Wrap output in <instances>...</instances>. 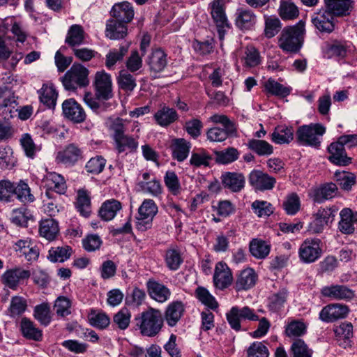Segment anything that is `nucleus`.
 <instances>
[{
  "label": "nucleus",
  "mask_w": 357,
  "mask_h": 357,
  "mask_svg": "<svg viewBox=\"0 0 357 357\" xmlns=\"http://www.w3.org/2000/svg\"><path fill=\"white\" fill-rule=\"evenodd\" d=\"M305 34L304 24L298 23L295 26L284 27L279 38L278 46L284 52L296 53L303 45Z\"/></svg>",
  "instance_id": "3"
},
{
  "label": "nucleus",
  "mask_w": 357,
  "mask_h": 357,
  "mask_svg": "<svg viewBox=\"0 0 357 357\" xmlns=\"http://www.w3.org/2000/svg\"><path fill=\"white\" fill-rule=\"evenodd\" d=\"M294 139V130L291 127L277 126L271 134V139L278 144H289Z\"/></svg>",
  "instance_id": "36"
},
{
  "label": "nucleus",
  "mask_w": 357,
  "mask_h": 357,
  "mask_svg": "<svg viewBox=\"0 0 357 357\" xmlns=\"http://www.w3.org/2000/svg\"><path fill=\"white\" fill-rule=\"evenodd\" d=\"M337 185L333 183H326L319 187L312 188L309 197L319 204L333 198L337 193Z\"/></svg>",
  "instance_id": "16"
},
{
  "label": "nucleus",
  "mask_w": 357,
  "mask_h": 357,
  "mask_svg": "<svg viewBox=\"0 0 357 357\" xmlns=\"http://www.w3.org/2000/svg\"><path fill=\"white\" fill-rule=\"evenodd\" d=\"M232 280L231 270L226 263L223 261L217 263L213 275L215 286L220 289H224L231 284Z\"/></svg>",
  "instance_id": "20"
},
{
  "label": "nucleus",
  "mask_w": 357,
  "mask_h": 357,
  "mask_svg": "<svg viewBox=\"0 0 357 357\" xmlns=\"http://www.w3.org/2000/svg\"><path fill=\"white\" fill-rule=\"evenodd\" d=\"M326 128L321 123H310L299 126L296 132V137L299 144L319 148L322 136Z\"/></svg>",
  "instance_id": "4"
},
{
  "label": "nucleus",
  "mask_w": 357,
  "mask_h": 357,
  "mask_svg": "<svg viewBox=\"0 0 357 357\" xmlns=\"http://www.w3.org/2000/svg\"><path fill=\"white\" fill-rule=\"evenodd\" d=\"M211 15L215 24L220 40L225 37V29L229 28V23L225 13V5L223 0H213L209 3Z\"/></svg>",
  "instance_id": "8"
},
{
  "label": "nucleus",
  "mask_w": 357,
  "mask_h": 357,
  "mask_svg": "<svg viewBox=\"0 0 357 357\" xmlns=\"http://www.w3.org/2000/svg\"><path fill=\"white\" fill-rule=\"evenodd\" d=\"M330 153L328 160L339 166H347L351 163V158L348 157L344 147L337 140L332 142L328 147Z\"/></svg>",
  "instance_id": "21"
},
{
  "label": "nucleus",
  "mask_w": 357,
  "mask_h": 357,
  "mask_svg": "<svg viewBox=\"0 0 357 357\" xmlns=\"http://www.w3.org/2000/svg\"><path fill=\"white\" fill-rule=\"evenodd\" d=\"M224 188L232 192H241L245 185V178L243 174L240 172H225L220 177Z\"/></svg>",
  "instance_id": "17"
},
{
  "label": "nucleus",
  "mask_w": 357,
  "mask_h": 357,
  "mask_svg": "<svg viewBox=\"0 0 357 357\" xmlns=\"http://www.w3.org/2000/svg\"><path fill=\"white\" fill-rule=\"evenodd\" d=\"M334 177L336 182L344 190H350L356 183V176L351 172L337 171Z\"/></svg>",
  "instance_id": "53"
},
{
  "label": "nucleus",
  "mask_w": 357,
  "mask_h": 357,
  "mask_svg": "<svg viewBox=\"0 0 357 357\" xmlns=\"http://www.w3.org/2000/svg\"><path fill=\"white\" fill-rule=\"evenodd\" d=\"M17 160L13 156V151L11 147H0V167L4 169H10L16 164Z\"/></svg>",
  "instance_id": "52"
},
{
  "label": "nucleus",
  "mask_w": 357,
  "mask_h": 357,
  "mask_svg": "<svg viewBox=\"0 0 357 357\" xmlns=\"http://www.w3.org/2000/svg\"><path fill=\"white\" fill-rule=\"evenodd\" d=\"M150 70L155 73L161 72L167 63V54L161 49L153 50L146 61Z\"/></svg>",
  "instance_id": "33"
},
{
  "label": "nucleus",
  "mask_w": 357,
  "mask_h": 357,
  "mask_svg": "<svg viewBox=\"0 0 357 357\" xmlns=\"http://www.w3.org/2000/svg\"><path fill=\"white\" fill-rule=\"evenodd\" d=\"M153 119L158 125L166 128L178 119V114L174 108L164 105L155 113Z\"/></svg>",
  "instance_id": "26"
},
{
  "label": "nucleus",
  "mask_w": 357,
  "mask_h": 357,
  "mask_svg": "<svg viewBox=\"0 0 357 357\" xmlns=\"http://www.w3.org/2000/svg\"><path fill=\"white\" fill-rule=\"evenodd\" d=\"M20 330L24 337L34 341H40L43 337V332L36 324L26 317L22 319L20 321Z\"/></svg>",
  "instance_id": "34"
},
{
  "label": "nucleus",
  "mask_w": 357,
  "mask_h": 357,
  "mask_svg": "<svg viewBox=\"0 0 357 357\" xmlns=\"http://www.w3.org/2000/svg\"><path fill=\"white\" fill-rule=\"evenodd\" d=\"M264 36L268 38L274 37L281 29L280 20L275 16L264 15Z\"/></svg>",
  "instance_id": "55"
},
{
  "label": "nucleus",
  "mask_w": 357,
  "mask_h": 357,
  "mask_svg": "<svg viewBox=\"0 0 357 357\" xmlns=\"http://www.w3.org/2000/svg\"><path fill=\"white\" fill-rule=\"evenodd\" d=\"M33 317L41 325L47 326L52 320L50 307L47 303H41L35 306Z\"/></svg>",
  "instance_id": "49"
},
{
  "label": "nucleus",
  "mask_w": 357,
  "mask_h": 357,
  "mask_svg": "<svg viewBox=\"0 0 357 357\" xmlns=\"http://www.w3.org/2000/svg\"><path fill=\"white\" fill-rule=\"evenodd\" d=\"M307 333V325L301 320H291L285 326L284 334L292 339H298Z\"/></svg>",
  "instance_id": "40"
},
{
  "label": "nucleus",
  "mask_w": 357,
  "mask_h": 357,
  "mask_svg": "<svg viewBox=\"0 0 357 357\" xmlns=\"http://www.w3.org/2000/svg\"><path fill=\"white\" fill-rule=\"evenodd\" d=\"M31 273L22 268H15L6 271L1 275V281L12 289H16L21 280L28 279Z\"/></svg>",
  "instance_id": "18"
},
{
  "label": "nucleus",
  "mask_w": 357,
  "mask_h": 357,
  "mask_svg": "<svg viewBox=\"0 0 357 357\" xmlns=\"http://www.w3.org/2000/svg\"><path fill=\"white\" fill-rule=\"evenodd\" d=\"M122 203L115 199L105 200L98 210V216L105 222L113 220L122 210Z\"/></svg>",
  "instance_id": "23"
},
{
  "label": "nucleus",
  "mask_w": 357,
  "mask_h": 357,
  "mask_svg": "<svg viewBox=\"0 0 357 357\" xmlns=\"http://www.w3.org/2000/svg\"><path fill=\"white\" fill-rule=\"evenodd\" d=\"M321 241L317 238H306L300 245L298 257L304 264H311L318 260L322 255Z\"/></svg>",
  "instance_id": "6"
},
{
  "label": "nucleus",
  "mask_w": 357,
  "mask_h": 357,
  "mask_svg": "<svg viewBox=\"0 0 357 357\" xmlns=\"http://www.w3.org/2000/svg\"><path fill=\"white\" fill-rule=\"evenodd\" d=\"M38 93L40 100L43 104L50 109L54 108L58 93L53 84H44Z\"/></svg>",
  "instance_id": "35"
},
{
  "label": "nucleus",
  "mask_w": 357,
  "mask_h": 357,
  "mask_svg": "<svg viewBox=\"0 0 357 357\" xmlns=\"http://www.w3.org/2000/svg\"><path fill=\"white\" fill-rule=\"evenodd\" d=\"M129 45L120 46L119 48L109 50L105 56V66L112 69L119 62L123 59L128 52Z\"/></svg>",
  "instance_id": "37"
},
{
  "label": "nucleus",
  "mask_w": 357,
  "mask_h": 357,
  "mask_svg": "<svg viewBox=\"0 0 357 357\" xmlns=\"http://www.w3.org/2000/svg\"><path fill=\"white\" fill-rule=\"evenodd\" d=\"M134 9L132 4L128 1L115 3L111 10V15L114 20L124 24L129 23L133 19Z\"/></svg>",
  "instance_id": "24"
},
{
  "label": "nucleus",
  "mask_w": 357,
  "mask_h": 357,
  "mask_svg": "<svg viewBox=\"0 0 357 357\" xmlns=\"http://www.w3.org/2000/svg\"><path fill=\"white\" fill-rule=\"evenodd\" d=\"M347 47L340 41H334L332 43H328L324 50L325 56L328 58L343 59L347 56Z\"/></svg>",
  "instance_id": "41"
},
{
  "label": "nucleus",
  "mask_w": 357,
  "mask_h": 357,
  "mask_svg": "<svg viewBox=\"0 0 357 357\" xmlns=\"http://www.w3.org/2000/svg\"><path fill=\"white\" fill-rule=\"evenodd\" d=\"M63 114L75 123L83 122L86 119V114L83 108L74 99L66 100L62 104Z\"/></svg>",
  "instance_id": "19"
},
{
  "label": "nucleus",
  "mask_w": 357,
  "mask_h": 357,
  "mask_svg": "<svg viewBox=\"0 0 357 357\" xmlns=\"http://www.w3.org/2000/svg\"><path fill=\"white\" fill-rule=\"evenodd\" d=\"M270 250L271 245L263 240L253 239L250 243V252L257 259H265Z\"/></svg>",
  "instance_id": "42"
},
{
  "label": "nucleus",
  "mask_w": 357,
  "mask_h": 357,
  "mask_svg": "<svg viewBox=\"0 0 357 357\" xmlns=\"http://www.w3.org/2000/svg\"><path fill=\"white\" fill-rule=\"evenodd\" d=\"M279 13L283 20H294L298 16V9L291 1H282L279 8Z\"/></svg>",
  "instance_id": "61"
},
{
  "label": "nucleus",
  "mask_w": 357,
  "mask_h": 357,
  "mask_svg": "<svg viewBox=\"0 0 357 357\" xmlns=\"http://www.w3.org/2000/svg\"><path fill=\"white\" fill-rule=\"evenodd\" d=\"M349 312V309L347 305L340 303H331L321 309L319 318L324 322L332 323L346 318Z\"/></svg>",
  "instance_id": "11"
},
{
  "label": "nucleus",
  "mask_w": 357,
  "mask_h": 357,
  "mask_svg": "<svg viewBox=\"0 0 357 357\" xmlns=\"http://www.w3.org/2000/svg\"><path fill=\"white\" fill-rule=\"evenodd\" d=\"M127 26L114 19L109 20L106 24L105 36L111 40L122 39L127 35Z\"/></svg>",
  "instance_id": "31"
},
{
  "label": "nucleus",
  "mask_w": 357,
  "mask_h": 357,
  "mask_svg": "<svg viewBox=\"0 0 357 357\" xmlns=\"http://www.w3.org/2000/svg\"><path fill=\"white\" fill-rule=\"evenodd\" d=\"M89 71L83 65L74 63L70 68L61 77L63 87L68 91H75L89 84Z\"/></svg>",
  "instance_id": "5"
},
{
  "label": "nucleus",
  "mask_w": 357,
  "mask_h": 357,
  "mask_svg": "<svg viewBox=\"0 0 357 357\" xmlns=\"http://www.w3.org/2000/svg\"><path fill=\"white\" fill-rule=\"evenodd\" d=\"M76 208L80 215L87 218L91 212V199L89 193L86 190H79L77 192Z\"/></svg>",
  "instance_id": "39"
},
{
  "label": "nucleus",
  "mask_w": 357,
  "mask_h": 357,
  "mask_svg": "<svg viewBox=\"0 0 357 357\" xmlns=\"http://www.w3.org/2000/svg\"><path fill=\"white\" fill-rule=\"evenodd\" d=\"M137 133L132 135L125 133L114 140L115 149L119 153L126 151L132 153L137 151L139 146L138 139L139 138Z\"/></svg>",
  "instance_id": "25"
},
{
  "label": "nucleus",
  "mask_w": 357,
  "mask_h": 357,
  "mask_svg": "<svg viewBox=\"0 0 357 357\" xmlns=\"http://www.w3.org/2000/svg\"><path fill=\"white\" fill-rule=\"evenodd\" d=\"M195 293L197 298L202 304L212 310L218 308V302L206 288L199 287Z\"/></svg>",
  "instance_id": "59"
},
{
  "label": "nucleus",
  "mask_w": 357,
  "mask_h": 357,
  "mask_svg": "<svg viewBox=\"0 0 357 357\" xmlns=\"http://www.w3.org/2000/svg\"><path fill=\"white\" fill-rule=\"evenodd\" d=\"M13 195H15L17 199L22 203H31L35 200L28 184L22 181H20L16 186L15 185Z\"/></svg>",
  "instance_id": "50"
},
{
  "label": "nucleus",
  "mask_w": 357,
  "mask_h": 357,
  "mask_svg": "<svg viewBox=\"0 0 357 357\" xmlns=\"http://www.w3.org/2000/svg\"><path fill=\"white\" fill-rule=\"evenodd\" d=\"M323 296L333 300L350 301L355 296L354 291L343 284H331L321 289Z\"/></svg>",
  "instance_id": "15"
},
{
  "label": "nucleus",
  "mask_w": 357,
  "mask_h": 357,
  "mask_svg": "<svg viewBox=\"0 0 357 357\" xmlns=\"http://www.w3.org/2000/svg\"><path fill=\"white\" fill-rule=\"evenodd\" d=\"M94 86L96 96L98 98L107 100L113 96L112 78L105 71H98L96 73Z\"/></svg>",
  "instance_id": "12"
},
{
  "label": "nucleus",
  "mask_w": 357,
  "mask_h": 357,
  "mask_svg": "<svg viewBox=\"0 0 357 357\" xmlns=\"http://www.w3.org/2000/svg\"><path fill=\"white\" fill-rule=\"evenodd\" d=\"M248 357H268L269 351L267 347L260 342H255L247 350Z\"/></svg>",
  "instance_id": "64"
},
{
  "label": "nucleus",
  "mask_w": 357,
  "mask_h": 357,
  "mask_svg": "<svg viewBox=\"0 0 357 357\" xmlns=\"http://www.w3.org/2000/svg\"><path fill=\"white\" fill-rule=\"evenodd\" d=\"M257 276L252 268H246L241 271L237 277L235 287L238 291L246 290L252 287L257 281Z\"/></svg>",
  "instance_id": "32"
},
{
  "label": "nucleus",
  "mask_w": 357,
  "mask_h": 357,
  "mask_svg": "<svg viewBox=\"0 0 357 357\" xmlns=\"http://www.w3.org/2000/svg\"><path fill=\"white\" fill-rule=\"evenodd\" d=\"M248 147L259 155H269L273 153V148L268 142L260 139H251Z\"/></svg>",
  "instance_id": "56"
},
{
  "label": "nucleus",
  "mask_w": 357,
  "mask_h": 357,
  "mask_svg": "<svg viewBox=\"0 0 357 357\" xmlns=\"http://www.w3.org/2000/svg\"><path fill=\"white\" fill-rule=\"evenodd\" d=\"M212 160L211 155L204 149H201L197 152H193L191 155L190 163L191 165L199 167L201 166H209Z\"/></svg>",
  "instance_id": "62"
},
{
  "label": "nucleus",
  "mask_w": 357,
  "mask_h": 357,
  "mask_svg": "<svg viewBox=\"0 0 357 357\" xmlns=\"http://www.w3.org/2000/svg\"><path fill=\"white\" fill-rule=\"evenodd\" d=\"M33 216L32 213L25 207L14 209L11 214V222L21 227H26L28 221L33 220Z\"/></svg>",
  "instance_id": "46"
},
{
  "label": "nucleus",
  "mask_w": 357,
  "mask_h": 357,
  "mask_svg": "<svg viewBox=\"0 0 357 357\" xmlns=\"http://www.w3.org/2000/svg\"><path fill=\"white\" fill-rule=\"evenodd\" d=\"M82 158V149L77 144L72 143L66 146L62 151L58 152L56 161L57 163L71 167Z\"/></svg>",
  "instance_id": "14"
},
{
  "label": "nucleus",
  "mask_w": 357,
  "mask_h": 357,
  "mask_svg": "<svg viewBox=\"0 0 357 357\" xmlns=\"http://www.w3.org/2000/svg\"><path fill=\"white\" fill-rule=\"evenodd\" d=\"M248 182L255 190L265 191L272 190L276 181L275 178L261 170L253 169L249 174Z\"/></svg>",
  "instance_id": "13"
},
{
  "label": "nucleus",
  "mask_w": 357,
  "mask_h": 357,
  "mask_svg": "<svg viewBox=\"0 0 357 357\" xmlns=\"http://www.w3.org/2000/svg\"><path fill=\"white\" fill-rule=\"evenodd\" d=\"M50 188L59 194H64L66 190V181L63 176L56 173H52L47 178Z\"/></svg>",
  "instance_id": "63"
},
{
  "label": "nucleus",
  "mask_w": 357,
  "mask_h": 357,
  "mask_svg": "<svg viewBox=\"0 0 357 357\" xmlns=\"http://www.w3.org/2000/svg\"><path fill=\"white\" fill-rule=\"evenodd\" d=\"M105 124L113 140L126 133L130 126L132 127V131L135 130L136 132L140 131L139 125L137 121L131 123L129 120L119 117H109L107 119Z\"/></svg>",
  "instance_id": "10"
},
{
  "label": "nucleus",
  "mask_w": 357,
  "mask_h": 357,
  "mask_svg": "<svg viewBox=\"0 0 357 357\" xmlns=\"http://www.w3.org/2000/svg\"><path fill=\"white\" fill-rule=\"evenodd\" d=\"M184 311V305L181 301L170 303L165 312V319L167 325L170 327L175 326L183 316Z\"/></svg>",
  "instance_id": "30"
},
{
  "label": "nucleus",
  "mask_w": 357,
  "mask_h": 357,
  "mask_svg": "<svg viewBox=\"0 0 357 357\" xmlns=\"http://www.w3.org/2000/svg\"><path fill=\"white\" fill-rule=\"evenodd\" d=\"M335 210L331 208H320L312 215V220L309 223L307 230L310 233L320 234L333 220Z\"/></svg>",
  "instance_id": "9"
},
{
  "label": "nucleus",
  "mask_w": 357,
  "mask_h": 357,
  "mask_svg": "<svg viewBox=\"0 0 357 357\" xmlns=\"http://www.w3.org/2000/svg\"><path fill=\"white\" fill-rule=\"evenodd\" d=\"M238 150L233 147H229L222 151H215V161L219 164H229L236 161L238 158Z\"/></svg>",
  "instance_id": "54"
},
{
  "label": "nucleus",
  "mask_w": 357,
  "mask_h": 357,
  "mask_svg": "<svg viewBox=\"0 0 357 357\" xmlns=\"http://www.w3.org/2000/svg\"><path fill=\"white\" fill-rule=\"evenodd\" d=\"M20 145L25 153L29 158H34L36 153L41 149L40 146L36 145L31 136L29 133L22 135L20 139Z\"/></svg>",
  "instance_id": "44"
},
{
  "label": "nucleus",
  "mask_w": 357,
  "mask_h": 357,
  "mask_svg": "<svg viewBox=\"0 0 357 357\" xmlns=\"http://www.w3.org/2000/svg\"><path fill=\"white\" fill-rule=\"evenodd\" d=\"M351 0H324L325 8L313 13L311 22L321 33H331L335 26V16L349 15Z\"/></svg>",
  "instance_id": "1"
},
{
  "label": "nucleus",
  "mask_w": 357,
  "mask_h": 357,
  "mask_svg": "<svg viewBox=\"0 0 357 357\" xmlns=\"http://www.w3.org/2000/svg\"><path fill=\"white\" fill-rule=\"evenodd\" d=\"M183 261V257L178 250L171 248L166 251L165 263L168 268L171 271L178 270Z\"/></svg>",
  "instance_id": "51"
},
{
  "label": "nucleus",
  "mask_w": 357,
  "mask_h": 357,
  "mask_svg": "<svg viewBox=\"0 0 357 357\" xmlns=\"http://www.w3.org/2000/svg\"><path fill=\"white\" fill-rule=\"evenodd\" d=\"M135 321L141 335L148 337H153L158 335L164 323L161 311L152 307L138 314L135 318Z\"/></svg>",
  "instance_id": "2"
},
{
  "label": "nucleus",
  "mask_w": 357,
  "mask_h": 357,
  "mask_svg": "<svg viewBox=\"0 0 357 357\" xmlns=\"http://www.w3.org/2000/svg\"><path fill=\"white\" fill-rule=\"evenodd\" d=\"M288 296V291L286 289H282L277 293L273 294L269 298V308L274 312L278 311L284 307Z\"/></svg>",
  "instance_id": "58"
},
{
  "label": "nucleus",
  "mask_w": 357,
  "mask_h": 357,
  "mask_svg": "<svg viewBox=\"0 0 357 357\" xmlns=\"http://www.w3.org/2000/svg\"><path fill=\"white\" fill-rule=\"evenodd\" d=\"M84 40V31L82 26L79 24L72 25L67 33L65 42L69 46L75 47L80 45Z\"/></svg>",
  "instance_id": "38"
},
{
  "label": "nucleus",
  "mask_w": 357,
  "mask_h": 357,
  "mask_svg": "<svg viewBox=\"0 0 357 357\" xmlns=\"http://www.w3.org/2000/svg\"><path fill=\"white\" fill-rule=\"evenodd\" d=\"M190 149L191 143L184 138H175L172 140V158L178 162H183L188 158Z\"/></svg>",
  "instance_id": "28"
},
{
  "label": "nucleus",
  "mask_w": 357,
  "mask_h": 357,
  "mask_svg": "<svg viewBox=\"0 0 357 357\" xmlns=\"http://www.w3.org/2000/svg\"><path fill=\"white\" fill-rule=\"evenodd\" d=\"M39 234L48 241L56 240L59 234V223L53 218L41 220L39 223Z\"/></svg>",
  "instance_id": "27"
},
{
  "label": "nucleus",
  "mask_w": 357,
  "mask_h": 357,
  "mask_svg": "<svg viewBox=\"0 0 357 357\" xmlns=\"http://www.w3.org/2000/svg\"><path fill=\"white\" fill-rule=\"evenodd\" d=\"M72 252L73 250L68 245L52 248L48 252L47 259L52 262H63L70 257Z\"/></svg>",
  "instance_id": "43"
},
{
  "label": "nucleus",
  "mask_w": 357,
  "mask_h": 357,
  "mask_svg": "<svg viewBox=\"0 0 357 357\" xmlns=\"http://www.w3.org/2000/svg\"><path fill=\"white\" fill-rule=\"evenodd\" d=\"M236 15V25L242 30L252 29L257 22L256 15L249 8H238Z\"/></svg>",
  "instance_id": "29"
},
{
  "label": "nucleus",
  "mask_w": 357,
  "mask_h": 357,
  "mask_svg": "<svg viewBox=\"0 0 357 357\" xmlns=\"http://www.w3.org/2000/svg\"><path fill=\"white\" fill-rule=\"evenodd\" d=\"M264 87L268 93L282 98L289 96L291 91L290 87L285 86L272 78L265 82Z\"/></svg>",
  "instance_id": "45"
},
{
  "label": "nucleus",
  "mask_w": 357,
  "mask_h": 357,
  "mask_svg": "<svg viewBox=\"0 0 357 357\" xmlns=\"http://www.w3.org/2000/svg\"><path fill=\"white\" fill-rule=\"evenodd\" d=\"M117 84L120 89L127 92L132 91L137 86L135 78L126 70L119 71Z\"/></svg>",
  "instance_id": "48"
},
{
  "label": "nucleus",
  "mask_w": 357,
  "mask_h": 357,
  "mask_svg": "<svg viewBox=\"0 0 357 357\" xmlns=\"http://www.w3.org/2000/svg\"><path fill=\"white\" fill-rule=\"evenodd\" d=\"M290 351L292 357H312L313 350L302 339L294 340Z\"/></svg>",
  "instance_id": "47"
},
{
  "label": "nucleus",
  "mask_w": 357,
  "mask_h": 357,
  "mask_svg": "<svg viewBox=\"0 0 357 357\" xmlns=\"http://www.w3.org/2000/svg\"><path fill=\"white\" fill-rule=\"evenodd\" d=\"M146 287L150 297L158 303H165L170 298V289L162 283L149 280L146 282Z\"/></svg>",
  "instance_id": "22"
},
{
  "label": "nucleus",
  "mask_w": 357,
  "mask_h": 357,
  "mask_svg": "<svg viewBox=\"0 0 357 357\" xmlns=\"http://www.w3.org/2000/svg\"><path fill=\"white\" fill-rule=\"evenodd\" d=\"M341 220L339 222V229L342 233L346 234H352L354 231V227L352 220L350 218V208H345L340 211Z\"/></svg>",
  "instance_id": "60"
},
{
  "label": "nucleus",
  "mask_w": 357,
  "mask_h": 357,
  "mask_svg": "<svg viewBox=\"0 0 357 357\" xmlns=\"http://www.w3.org/2000/svg\"><path fill=\"white\" fill-rule=\"evenodd\" d=\"M226 318L230 327L236 331L241 330V322L242 321H257L259 319V317L255 313L254 310L248 306L243 307L233 306L226 313Z\"/></svg>",
  "instance_id": "7"
},
{
  "label": "nucleus",
  "mask_w": 357,
  "mask_h": 357,
  "mask_svg": "<svg viewBox=\"0 0 357 357\" xmlns=\"http://www.w3.org/2000/svg\"><path fill=\"white\" fill-rule=\"evenodd\" d=\"M236 131H227V128L213 127L206 132L207 139L213 142H221L227 139L229 135L236 134Z\"/></svg>",
  "instance_id": "57"
}]
</instances>
